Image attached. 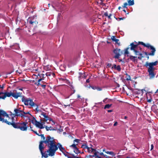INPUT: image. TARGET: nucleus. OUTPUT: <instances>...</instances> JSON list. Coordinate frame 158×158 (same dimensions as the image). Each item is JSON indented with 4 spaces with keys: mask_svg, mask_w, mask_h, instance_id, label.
<instances>
[{
    "mask_svg": "<svg viewBox=\"0 0 158 158\" xmlns=\"http://www.w3.org/2000/svg\"><path fill=\"white\" fill-rule=\"evenodd\" d=\"M141 44L143 45L144 46L148 47V48H150L152 52L151 53L149 54V55L151 56H154L155 52L156 51V50L155 48L152 46L148 44H145L143 42H141Z\"/></svg>",
    "mask_w": 158,
    "mask_h": 158,
    "instance_id": "nucleus-9",
    "label": "nucleus"
},
{
    "mask_svg": "<svg viewBox=\"0 0 158 158\" xmlns=\"http://www.w3.org/2000/svg\"><path fill=\"white\" fill-rule=\"evenodd\" d=\"M57 146L61 151L63 152L64 151V148L62 147V145L60 143H58Z\"/></svg>",
    "mask_w": 158,
    "mask_h": 158,
    "instance_id": "nucleus-20",
    "label": "nucleus"
},
{
    "mask_svg": "<svg viewBox=\"0 0 158 158\" xmlns=\"http://www.w3.org/2000/svg\"><path fill=\"white\" fill-rule=\"evenodd\" d=\"M127 117L126 116H125L124 117V118L125 119H126L127 118Z\"/></svg>",
    "mask_w": 158,
    "mask_h": 158,
    "instance_id": "nucleus-53",
    "label": "nucleus"
},
{
    "mask_svg": "<svg viewBox=\"0 0 158 158\" xmlns=\"http://www.w3.org/2000/svg\"><path fill=\"white\" fill-rule=\"evenodd\" d=\"M131 48L130 49L131 50L133 51L134 52L135 54L136 55L140 56H141V57H138V58L140 59H141V58L143 56L142 54L141 53L139 52V47L138 45L134 44L133 43H131L130 44Z\"/></svg>",
    "mask_w": 158,
    "mask_h": 158,
    "instance_id": "nucleus-4",
    "label": "nucleus"
},
{
    "mask_svg": "<svg viewBox=\"0 0 158 158\" xmlns=\"http://www.w3.org/2000/svg\"><path fill=\"white\" fill-rule=\"evenodd\" d=\"M126 79L127 80H130L131 79V78L130 76L127 75V77L126 78Z\"/></svg>",
    "mask_w": 158,
    "mask_h": 158,
    "instance_id": "nucleus-32",
    "label": "nucleus"
},
{
    "mask_svg": "<svg viewBox=\"0 0 158 158\" xmlns=\"http://www.w3.org/2000/svg\"><path fill=\"white\" fill-rule=\"evenodd\" d=\"M41 142L43 147H44L43 143H44L49 148L48 150L47 151V152L49 153V156H53L55 152L58 149V148L55 144V142L54 138L51 137L50 136H48L45 140L41 141L40 144Z\"/></svg>",
    "mask_w": 158,
    "mask_h": 158,
    "instance_id": "nucleus-1",
    "label": "nucleus"
},
{
    "mask_svg": "<svg viewBox=\"0 0 158 158\" xmlns=\"http://www.w3.org/2000/svg\"><path fill=\"white\" fill-rule=\"evenodd\" d=\"M86 82L87 83H88L89 82V79H88L86 80Z\"/></svg>",
    "mask_w": 158,
    "mask_h": 158,
    "instance_id": "nucleus-48",
    "label": "nucleus"
},
{
    "mask_svg": "<svg viewBox=\"0 0 158 158\" xmlns=\"http://www.w3.org/2000/svg\"><path fill=\"white\" fill-rule=\"evenodd\" d=\"M142 93L143 94L144 93V91H145V90L144 89H142L141 91Z\"/></svg>",
    "mask_w": 158,
    "mask_h": 158,
    "instance_id": "nucleus-45",
    "label": "nucleus"
},
{
    "mask_svg": "<svg viewBox=\"0 0 158 158\" xmlns=\"http://www.w3.org/2000/svg\"><path fill=\"white\" fill-rule=\"evenodd\" d=\"M45 129H46V130L47 131H49V130H54V129H53L52 128V127H48L47 126H46L45 127Z\"/></svg>",
    "mask_w": 158,
    "mask_h": 158,
    "instance_id": "nucleus-25",
    "label": "nucleus"
},
{
    "mask_svg": "<svg viewBox=\"0 0 158 158\" xmlns=\"http://www.w3.org/2000/svg\"><path fill=\"white\" fill-rule=\"evenodd\" d=\"M125 19V18H119V19L120 20H124Z\"/></svg>",
    "mask_w": 158,
    "mask_h": 158,
    "instance_id": "nucleus-38",
    "label": "nucleus"
},
{
    "mask_svg": "<svg viewBox=\"0 0 158 158\" xmlns=\"http://www.w3.org/2000/svg\"><path fill=\"white\" fill-rule=\"evenodd\" d=\"M14 112H15V115L16 116H20L23 117L24 116V115L26 114L24 112L18 109H15Z\"/></svg>",
    "mask_w": 158,
    "mask_h": 158,
    "instance_id": "nucleus-12",
    "label": "nucleus"
},
{
    "mask_svg": "<svg viewBox=\"0 0 158 158\" xmlns=\"http://www.w3.org/2000/svg\"><path fill=\"white\" fill-rule=\"evenodd\" d=\"M4 95L2 96H0V99H4L6 97H10L12 96L15 98H17L21 96V93L18 92L16 90H14L13 92H6L4 93Z\"/></svg>",
    "mask_w": 158,
    "mask_h": 158,
    "instance_id": "nucleus-3",
    "label": "nucleus"
},
{
    "mask_svg": "<svg viewBox=\"0 0 158 158\" xmlns=\"http://www.w3.org/2000/svg\"><path fill=\"white\" fill-rule=\"evenodd\" d=\"M112 110H108V112H112Z\"/></svg>",
    "mask_w": 158,
    "mask_h": 158,
    "instance_id": "nucleus-47",
    "label": "nucleus"
},
{
    "mask_svg": "<svg viewBox=\"0 0 158 158\" xmlns=\"http://www.w3.org/2000/svg\"><path fill=\"white\" fill-rule=\"evenodd\" d=\"M114 53L115 54L114 58H118L121 56V54L122 52L121 51L120 49L116 48L113 51Z\"/></svg>",
    "mask_w": 158,
    "mask_h": 158,
    "instance_id": "nucleus-13",
    "label": "nucleus"
},
{
    "mask_svg": "<svg viewBox=\"0 0 158 158\" xmlns=\"http://www.w3.org/2000/svg\"><path fill=\"white\" fill-rule=\"evenodd\" d=\"M32 123L35 125L36 127L40 129H43L46 126L45 125V121L44 120V119H41L40 121V122L37 121L34 118L33 119Z\"/></svg>",
    "mask_w": 158,
    "mask_h": 158,
    "instance_id": "nucleus-5",
    "label": "nucleus"
},
{
    "mask_svg": "<svg viewBox=\"0 0 158 158\" xmlns=\"http://www.w3.org/2000/svg\"><path fill=\"white\" fill-rule=\"evenodd\" d=\"M27 124V123L26 122L19 123V129L22 131H26L28 127Z\"/></svg>",
    "mask_w": 158,
    "mask_h": 158,
    "instance_id": "nucleus-10",
    "label": "nucleus"
},
{
    "mask_svg": "<svg viewBox=\"0 0 158 158\" xmlns=\"http://www.w3.org/2000/svg\"><path fill=\"white\" fill-rule=\"evenodd\" d=\"M34 106L36 107L35 110L37 112H38L39 111V109L38 105L35 103V106Z\"/></svg>",
    "mask_w": 158,
    "mask_h": 158,
    "instance_id": "nucleus-31",
    "label": "nucleus"
},
{
    "mask_svg": "<svg viewBox=\"0 0 158 158\" xmlns=\"http://www.w3.org/2000/svg\"><path fill=\"white\" fill-rule=\"evenodd\" d=\"M103 152H106V151H105V149H103Z\"/></svg>",
    "mask_w": 158,
    "mask_h": 158,
    "instance_id": "nucleus-54",
    "label": "nucleus"
},
{
    "mask_svg": "<svg viewBox=\"0 0 158 158\" xmlns=\"http://www.w3.org/2000/svg\"><path fill=\"white\" fill-rule=\"evenodd\" d=\"M104 15L106 16H107L108 17V16H109V15H108V13L107 12H106L104 14Z\"/></svg>",
    "mask_w": 158,
    "mask_h": 158,
    "instance_id": "nucleus-36",
    "label": "nucleus"
},
{
    "mask_svg": "<svg viewBox=\"0 0 158 158\" xmlns=\"http://www.w3.org/2000/svg\"><path fill=\"white\" fill-rule=\"evenodd\" d=\"M80 97V95H77V98H79Z\"/></svg>",
    "mask_w": 158,
    "mask_h": 158,
    "instance_id": "nucleus-55",
    "label": "nucleus"
},
{
    "mask_svg": "<svg viewBox=\"0 0 158 158\" xmlns=\"http://www.w3.org/2000/svg\"><path fill=\"white\" fill-rule=\"evenodd\" d=\"M157 61H156L154 62L146 63L145 65L148 68V72L149 73L150 79H152L155 77V74L154 71L155 68L154 66L157 65Z\"/></svg>",
    "mask_w": 158,
    "mask_h": 158,
    "instance_id": "nucleus-2",
    "label": "nucleus"
},
{
    "mask_svg": "<svg viewBox=\"0 0 158 158\" xmlns=\"http://www.w3.org/2000/svg\"><path fill=\"white\" fill-rule=\"evenodd\" d=\"M81 148L84 149H87L88 148V146L85 145V144H84L82 145L81 146Z\"/></svg>",
    "mask_w": 158,
    "mask_h": 158,
    "instance_id": "nucleus-30",
    "label": "nucleus"
},
{
    "mask_svg": "<svg viewBox=\"0 0 158 158\" xmlns=\"http://www.w3.org/2000/svg\"><path fill=\"white\" fill-rule=\"evenodd\" d=\"M41 115L43 117L42 118L43 119H47L49 118L48 115H46V113L44 112H42L41 114Z\"/></svg>",
    "mask_w": 158,
    "mask_h": 158,
    "instance_id": "nucleus-19",
    "label": "nucleus"
},
{
    "mask_svg": "<svg viewBox=\"0 0 158 158\" xmlns=\"http://www.w3.org/2000/svg\"><path fill=\"white\" fill-rule=\"evenodd\" d=\"M39 149L42 155V157H44L45 158H47L48 157V155L49 156V154H47L45 153H44L43 150L44 149V147H43V146L42 145V142L40 144L39 146Z\"/></svg>",
    "mask_w": 158,
    "mask_h": 158,
    "instance_id": "nucleus-14",
    "label": "nucleus"
},
{
    "mask_svg": "<svg viewBox=\"0 0 158 158\" xmlns=\"http://www.w3.org/2000/svg\"><path fill=\"white\" fill-rule=\"evenodd\" d=\"M136 57L133 56H130V59L131 60L133 61H135V58H136Z\"/></svg>",
    "mask_w": 158,
    "mask_h": 158,
    "instance_id": "nucleus-27",
    "label": "nucleus"
},
{
    "mask_svg": "<svg viewBox=\"0 0 158 158\" xmlns=\"http://www.w3.org/2000/svg\"><path fill=\"white\" fill-rule=\"evenodd\" d=\"M147 101H148V102H150L152 101V99H147Z\"/></svg>",
    "mask_w": 158,
    "mask_h": 158,
    "instance_id": "nucleus-40",
    "label": "nucleus"
},
{
    "mask_svg": "<svg viewBox=\"0 0 158 158\" xmlns=\"http://www.w3.org/2000/svg\"><path fill=\"white\" fill-rule=\"evenodd\" d=\"M43 86H44V87H45V86H46V85H42Z\"/></svg>",
    "mask_w": 158,
    "mask_h": 158,
    "instance_id": "nucleus-63",
    "label": "nucleus"
},
{
    "mask_svg": "<svg viewBox=\"0 0 158 158\" xmlns=\"http://www.w3.org/2000/svg\"><path fill=\"white\" fill-rule=\"evenodd\" d=\"M153 147H153V144H152L151 145V150H152L153 149Z\"/></svg>",
    "mask_w": 158,
    "mask_h": 158,
    "instance_id": "nucleus-39",
    "label": "nucleus"
},
{
    "mask_svg": "<svg viewBox=\"0 0 158 158\" xmlns=\"http://www.w3.org/2000/svg\"><path fill=\"white\" fill-rule=\"evenodd\" d=\"M80 140L79 139H76L73 141V144L70 146V147L74 149V152L76 154H78L79 153L78 149L76 147V145L77 143L79 142Z\"/></svg>",
    "mask_w": 158,
    "mask_h": 158,
    "instance_id": "nucleus-8",
    "label": "nucleus"
},
{
    "mask_svg": "<svg viewBox=\"0 0 158 158\" xmlns=\"http://www.w3.org/2000/svg\"><path fill=\"white\" fill-rule=\"evenodd\" d=\"M112 68L115 69L119 71L121 70L120 67L119 65L117 66L116 64H114L112 67Z\"/></svg>",
    "mask_w": 158,
    "mask_h": 158,
    "instance_id": "nucleus-16",
    "label": "nucleus"
},
{
    "mask_svg": "<svg viewBox=\"0 0 158 158\" xmlns=\"http://www.w3.org/2000/svg\"><path fill=\"white\" fill-rule=\"evenodd\" d=\"M123 11L124 12H125V13L126 12V10H123Z\"/></svg>",
    "mask_w": 158,
    "mask_h": 158,
    "instance_id": "nucleus-56",
    "label": "nucleus"
},
{
    "mask_svg": "<svg viewBox=\"0 0 158 158\" xmlns=\"http://www.w3.org/2000/svg\"><path fill=\"white\" fill-rule=\"evenodd\" d=\"M40 136L41 137V138H43V139L44 140L45 139V137H44V135L43 134H41L40 135Z\"/></svg>",
    "mask_w": 158,
    "mask_h": 158,
    "instance_id": "nucleus-35",
    "label": "nucleus"
},
{
    "mask_svg": "<svg viewBox=\"0 0 158 158\" xmlns=\"http://www.w3.org/2000/svg\"><path fill=\"white\" fill-rule=\"evenodd\" d=\"M103 156L106 157H107V156L106 155H104Z\"/></svg>",
    "mask_w": 158,
    "mask_h": 158,
    "instance_id": "nucleus-52",
    "label": "nucleus"
},
{
    "mask_svg": "<svg viewBox=\"0 0 158 158\" xmlns=\"http://www.w3.org/2000/svg\"><path fill=\"white\" fill-rule=\"evenodd\" d=\"M6 116H8L6 113L3 110H0V121L3 123Z\"/></svg>",
    "mask_w": 158,
    "mask_h": 158,
    "instance_id": "nucleus-11",
    "label": "nucleus"
},
{
    "mask_svg": "<svg viewBox=\"0 0 158 158\" xmlns=\"http://www.w3.org/2000/svg\"><path fill=\"white\" fill-rule=\"evenodd\" d=\"M100 154L101 155H104V154L102 152L100 153Z\"/></svg>",
    "mask_w": 158,
    "mask_h": 158,
    "instance_id": "nucleus-49",
    "label": "nucleus"
},
{
    "mask_svg": "<svg viewBox=\"0 0 158 158\" xmlns=\"http://www.w3.org/2000/svg\"><path fill=\"white\" fill-rule=\"evenodd\" d=\"M128 2V5L129 6H132L134 5V0H128L127 1Z\"/></svg>",
    "mask_w": 158,
    "mask_h": 158,
    "instance_id": "nucleus-22",
    "label": "nucleus"
},
{
    "mask_svg": "<svg viewBox=\"0 0 158 158\" xmlns=\"http://www.w3.org/2000/svg\"><path fill=\"white\" fill-rule=\"evenodd\" d=\"M52 121V123H51L52 124V125H54L55 124V122L52 120V121Z\"/></svg>",
    "mask_w": 158,
    "mask_h": 158,
    "instance_id": "nucleus-37",
    "label": "nucleus"
},
{
    "mask_svg": "<svg viewBox=\"0 0 158 158\" xmlns=\"http://www.w3.org/2000/svg\"><path fill=\"white\" fill-rule=\"evenodd\" d=\"M128 5V4L127 2H125L124 4L123 7L124 8H126L127 6Z\"/></svg>",
    "mask_w": 158,
    "mask_h": 158,
    "instance_id": "nucleus-33",
    "label": "nucleus"
},
{
    "mask_svg": "<svg viewBox=\"0 0 158 158\" xmlns=\"http://www.w3.org/2000/svg\"><path fill=\"white\" fill-rule=\"evenodd\" d=\"M4 93L3 92H0V95H1L2 94H4Z\"/></svg>",
    "mask_w": 158,
    "mask_h": 158,
    "instance_id": "nucleus-51",
    "label": "nucleus"
},
{
    "mask_svg": "<svg viewBox=\"0 0 158 158\" xmlns=\"http://www.w3.org/2000/svg\"><path fill=\"white\" fill-rule=\"evenodd\" d=\"M46 75L48 77V78L50 79L54 77L55 75L53 72H50L47 73L46 74Z\"/></svg>",
    "mask_w": 158,
    "mask_h": 158,
    "instance_id": "nucleus-15",
    "label": "nucleus"
},
{
    "mask_svg": "<svg viewBox=\"0 0 158 158\" xmlns=\"http://www.w3.org/2000/svg\"><path fill=\"white\" fill-rule=\"evenodd\" d=\"M99 153L98 152L96 151L94 152V155L93 156H94L95 157V158H100V156H99L98 155L97 153Z\"/></svg>",
    "mask_w": 158,
    "mask_h": 158,
    "instance_id": "nucleus-26",
    "label": "nucleus"
},
{
    "mask_svg": "<svg viewBox=\"0 0 158 158\" xmlns=\"http://www.w3.org/2000/svg\"><path fill=\"white\" fill-rule=\"evenodd\" d=\"M111 40L113 41L116 42L117 44H118L119 45L120 44V43H118L119 40L115 38V37L114 36H112L111 37Z\"/></svg>",
    "mask_w": 158,
    "mask_h": 158,
    "instance_id": "nucleus-18",
    "label": "nucleus"
},
{
    "mask_svg": "<svg viewBox=\"0 0 158 158\" xmlns=\"http://www.w3.org/2000/svg\"><path fill=\"white\" fill-rule=\"evenodd\" d=\"M98 90H101V89H98Z\"/></svg>",
    "mask_w": 158,
    "mask_h": 158,
    "instance_id": "nucleus-61",
    "label": "nucleus"
},
{
    "mask_svg": "<svg viewBox=\"0 0 158 158\" xmlns=\"http://www.w3.org/2000/svg\"><path fill=\"white\" fill-rule=\"evenodd\" d=\"M105 153H106L107 154H109L112 156H114L115 155V154L114 153L112 152H109L107 151L105 152Z\"/></svg>",
    "mask_w": 158,
    "mask_h": 158,
    "instance_id": "nucleus-24",
    "label": "nucleus"
},
{
    "mask_svg": "<svg viewBox=\"0 0 158 158\" xmlns=\"http://www.w3.org/2000/svg\"><path fill=\"white\" fill-rule=\"evenodd\" d=\"M102 103V102H101L98 103H96V104H101Z\"/></svg>",
    "mask_w": 158,
    "mask_h": 158,
    "instance_id": "nucleus-50",
    "label": "nucleus"
},
{
    "mask_svg": "<svg viewBox=\"0 0 158 158\" xmlns=\"http://www.w3.org/2000/svg\"><path fill=\"white\" fill-rule=\"evenodd\" d=\"M87 150V151H88L89 153L92 152H95L96 151V150L95 149L89 147L88 148Z\"/></svg>",
    "mask_w": 158,
    "mask_h": 158,
    "instance_id": "nucleus-21",
    "label": "nucleus"
},
{
    "mask_svg": "<svg viewBox=\"0 0 158 158\" xmlns=\"http://www.w3.org/2000/svg\"><path fill=\"white\" fill-rule=\"evenodd\" d=\"M16 118L13 117L12 114L9 116L8 114V116H6L3 123H6L8 125H11L13 122L16 121Z\"/></svg>",
    "mask_w": 158,
    "mask_h": 158,
    "instance_id": "nucleus-7",
    "label": "nucleus"
},
{
    "mask_svg": "<svg viewBox=\"0 0 158 158\" xmlns=\"http://www.w3.org/2000/svg\"><path fill=\"white\" fill-rule=\"evenodd\" d=\"M112 106V104H107L104 107V109H106V108L109 109V108Z\"/></svg>",
    "mask_w": 158,
    "mask_h": 158,
    "instance_id": "nucleus-28",
    "label": "nucleus"
},
{
    "mask_svg": "<svg viewBox=\"0 0 158 158\" xmlns=\"http://www.w3.org/2000/svg\"><path fill=\"white\" fill-rule=\"evenodd\" d=\"M129 48H127L124 50V54L125 55H128L129 54V52L128 51Z\"/></svg>",
    "mask_w": 158,
    "mask_h": 158,
    "instance_id": "nucleus-29",
    "label": "nucleus"
},
{
    "mask_svg": "<svg viewBox=\"0 0 158 158\" xmlns=\"http://www.w3.org/2000/svg\"><path fill=\"white\" fill-rule=\"evenodd\" d=\"M42 80V79H39L38 80V82L39 83Z\"/></svg>",
    "mask_w": 158,
    "mask_h": 158,
    "instance_id": "nucleus-44",
    "label": "nucleus"
},
{
    "mask_svg": "<svg viewBox=\"0 0 158 158\" xmlns=\"http://www.w3.org/2000/svg\"><path fill=\"white\" fill-rule=\"evenodd\" d=\"M73 158H79V157H74Z\"/></svg>",
    "mask_w": 158,
    "mask_h": 158,
    "instance_id": "nucleus-59",
    "label": "nucleus"
},
{
    "mask_svg": "<svg viewBox=\"0 0 158 158\" xmlns=\"http://www.w3.org/2000/svg\"><path fill=\"white\" fill-rule=\"evenodd\" d=\"M107 98H105L103 100V102H105L106 101V100Z\"/></svg>",
    "mask_w": 158,
    "mask_h": 158,
    "instance_id": "nucleus-46",
    "label": "nucleus"
},
{
    "mask_svg": "<svg viewBox=\"0 0 158 158\" xmlns=\"http://www.w3.org/2000/svg\"><path fill=\"white\" fill-rule=\"evenodd\" d=\"M19 90H22V89H19Z\"/></svg>",
    "mask_w": 158,
    "mask_h": 158,
    "instance_id": "nucleus-62",
    "label": "nucleus"
},
{
    "mask_svg": "<svg viewBox=\"0 0 158 158\" xmlns=\"http://www.w3.org/2000/svg\"><path fill=\"white\" fill-rule=\"evenodd\" d=\"M111 16V14H109V16H108V18L110 19V17Z\"/></svg>",
    "mask_w": 158,
    "mask_h": 158,
    "instance_id": "nucleus-42",
    "label": "nucleus"
},
{
    "mask_svg": "<svg viewBox=\"0 0 158 158\" xmlns=\"http://www.w3.org/2000/svg\"><path fill=\"white\" fill-rule=\"evenodd\" d=\"M33 23V22L31 21H29V23L31 24H32Z\"/></svg>",
    "mask_w": 158,
    "mask_h": 158,
    "instance_id": "nucleus-43",
    "label": "nucleus"
},
{
    "mask_svg": "<svg viewBox=\"0 0 158 158\" xmlns=\"http://www.w3.org/2000/svg\"><path fill=\"white\" fill-rule=\"evenodd\" d=\"M68 158H73V157H68Z\"/></svg>",
    "mask_w": 158,
    "mask_h": 158,
    "instance_id": "nucleus-57",
    "label": "nucleus"
},
{
    "mask_svg": "<svg viewBox=\"0 0 158 158\" xmlns=\"http://www.w3.org/2000/svg\"><path fill=\"white\" fill-rule=\"evenodd\" d=\"M158 92V91L156 90V91L155 92V94H156Z\"/></svg>",
    "mask_w": 158,
    "mask_h": 158,
    "instance_id": "nucleus-60",
    "label": "nucleus"
},
{
    "mask_svg": "<svg viewBox=\"0 0 158 158\" xmlns=\"http://www.w3.org/2000/svg\"><path fill=\"white\" fill-rule=\"evenodd\" d=\"M121 8V7H118V9H119V10H120V8Z\"/></svg>",
    "mask_w": 158,
    "mask_h": 158,
    "instance_id": "nucleus-58",
    "label": "nucleus"
},
{
    "mask_svg": "<svg viewBox=\"0 0 158 158\" xmlns=\"http://www.w3.org/2000/svg\"><path fill=\"white\" fill-rule=\"evenodd\" d=\"M19 123H15V121L12 123L11 125H12L13 127L16 128H19Z\"/></svg>",
    "mask_w": 158,
    "mask_h": 158,
    "instance_id": "nucleus-17",
    "label": "nucleus"
},
{
    "mask_svg": "<svg viewBox=\"0 0 158 158\" xmlns=\"http://www.w3.org/2000/svg\"><path fill=\"white\" fill-rule=\"evenodd\" d=\"M22 101L26 106H29L31 107L35 106V103L30 98H27L23 97L22 98Z\"/></svg>",
    "mask_w": 158,
    "mask_h": 158,
    "instance_id": "nucleus-6",
    "label": "nucleus"
},
{
    "mask_svg": "<svg viewBox=\"0 0 158 158\" xmlns=\"http://www.w3.org/2000/svg\"><path fill=\"white\" fill-rule=\"evenodd\" d=\"M157 91H158V89L157 90Z\"/></svg>",
    "mask_w": 158,
    "mask_h": 158,
    "instance_id": "nucleus-64",
    "label": "nucleus"
},
{
    "mask_svg": "<svg viewBox=\"0 0 158 158\" xmlns=\"http://www.w3.org/2000/svg\"><path fill=\"white\" fill-rule=\"evenodd\" d=\"M117 122H115L114 123V126H116V125H117Z\"/></svg>",
    "mask_w": 158,
    "mask_h": 158,
    "instance_id": "nucleus-41",
    "label": "nucleus"
},
{
    "mask_svg": "<svg viewBox=\"0 0 158 158\" xmlns=\"http://www.w3.org/2000/svg\"><path fill=\"white\" fill-rule=\"evenodd\" d=\"M31 131H32L34 132V133L36 135H37L39 136H40V135L38 134L37 133L36 131H34L33 130H31Z\"/></svg>",
    "mask_w": 158,
    "mask_h": 158,
    "instance_id": "nucleus-34",
    "label": "nucleus"
},
{
    "mask_svg": "<svg viewBox=\"0 0 158 158\" xmlns=\"http://www.w3.org/2000/svg\"><path fill=\"white\" fill-rule=\"evenodd\" d=\"M44 121H45V123H46L47 124L49 123V122L51 121H52V119H51L50 118H47V119H44Z\"/></svg>",
    "mask_w": 158,
    "mask_h": 158,
    "instance_id": "nucleus-23",
    "label": "nucleus"
}]
</instances>
